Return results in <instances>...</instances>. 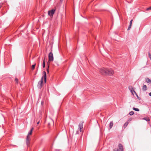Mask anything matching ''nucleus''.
Listing matches in <instances>:
<instances>
[{
    "label": "nucleus",
    "instance_id": "f257e3e1",
    "mask_svg": "<svg viewBox=\"0 0 151 151\" xmlns=\"http://www.w3.org/2000/svg\"><path fill=\"white\" fill-rule=\"evenodd\" d=\"M99 71L102 74L105 75L111 76L114 73V70L111 69L102 68L100 69Z\"/></svg>",
    "mask_w": 151,
    "mask_h": 151
},
{
    "label": "nucleus",
    "instance_id": "f03ea898",
    "mask_svg": "<svg viewBox=\"0 0 151 151\" xmlns=\"http://www.w3.org/2000/svg\"><path fill=\"white\" fill-rule=\"evenodd\" d=\"M46 78L47 76L46 72L45 71H44L43 72V76L42 77L41 80L38 82L37 85V87L38 88H39L40 89H41L42 88V83L43 79H44L45 82V83H46Z\"/></svg>",
    "mask_w": 151,
    "mask_h": 151
},
{
    "label": "nucleus",
    "instance_id": "7ed1b4c3",
    "mask_svg": "<svg viewBox=\"0 0 151 151\" xmlns=\"http://www.w3.org/2000/svg\"><path fill=\"white\" fill-rule=\"evenodd\" d=\"M33 129L34 128L33 127H32L31 128V130L28 133L27 135V136L26 139V143L28 146L30 144V137H29V135H31L32 134V132Z\"/></svg>",
    "mask_w": 151,
    "mask_h": 151
},
{
    "label": "nucleus",
    "instance_id": "20e7f679",
    "mask_svg": "<svg viewBox=\"0 0 151 151\" xmlns=\"http://www.w3.org/2000/svg\"><path fill=\"white\" fill-rule=\"evenodd\" d=\"M118 149L115 148L113 150V151H123V146L121 144H119L118 145Z\"/></svg>",
    "mask_w": 151,
    "mask_h": 151
},
{
    "label": "nucleus",
    "instance_id": "39448f33",
    "mask_svg": "<svg viewBox=\"0 0 151 151\" xmlns=\"http://www.w3.org/2000/svg\"><path fill=\"white\" fill-rule=\"evenodd\" d=\"M54 58L53 54L52 52H50L48 55V60L49 61L52 62L53 61Z\"/></svg>",
    "mask_w": 151,
    "mask_h": 151
},
{
    "label": "nucleus",
    "instance_id": "423d86ee",
    "mask_svg": "<svg viewBox=\"0 0 151 151\" xmlns=\"http://www.w3.org/2000/svg\"><path fill=\"white\" fill-rule=\"evenodd\" d=\"M55 9H52V10L49 11L48 12V15L50 16V17L52 18L53 17V15L55 13Z\"/></svg>",
    "mask_w": 151,
    "mask_h": 151
},
{
    "label": "nucleus",
    "instance_id": "0eeeda50",
    "mask_svg": "<svg viewBox=\"0 0 151 151\" xmlns=\"http://www.w3.org/2000/svg\"><path fill=\"white\" fill-rule=\"evenodd\" d=\"M83 122H80L78 125V129H79V130L81 132H82L83 131Z\"/></svg>",
    "mask_w": 151,
    "mask_h": 151
},
{
    "label": "nucleus",
    "instance_id": "6e6552de",
    "mask_svg": "<svg viewBox=\"0 0 151 151\" xmlns=\"http://www.w3.org/2000/svg\"><path fill=\"white\" fill-rule=\"evenodd\" d=\"M129 89L130 90L131 92L132 93L133 95H134V94L133 93V91L134 92V93L136 95H137V93L135 91L133 87L132 86H129Z\"/></svg>",
    "mask_w": 151,
    "mask_h": 151
},
{
    "label": "nucleus",
    "instance_id": "1a4fd4ad",
    "mask_svg": "<svg viewBox=\"0 0 151 151\" xmlns=\"http://www.w3.org/2000/svg\"><path fill=\"white\" fill-rule=\"evenodd\" d=\"M147 90V87L146 85H144L142 87V90L145 91Z\"/></svg>",
    "mask_w": 151,
    "mask_h": 151
},
{
    "label": "nucleus",
    "instance_id": "9d476101",
    "mask_svg": "<svg viewBox=\"0 0 151 151\" xmlns=\"http://www.w3.org/2000/svg\"><path fill=\"white\" fill-rule=\"evenodd\" d=\"M146 81L149 83H151V80L148 78H145Z\"/></svg>",
    "mask_w": 151,
    "mask_h": 151
},
{
    "label": "nucleus",
    "instance_id": "9b49d317",
    "mask_svg": "<svg viewBox=\"0 0 151 151\" xmlns=\"http://www.w3.org/2000/svg\"><path fill=\"white\" fill-rule=\"evenodd\" d=\"M45 59H44L42 63V66L43 68H45Z\"/></svg>",
    "mask_w": 151,
    "mask_h": 151
},
{
    "label": "nucleus",
    "instance_id": "f8f14e48",
    "mask_svg": "<svg viewBox=\"0 0 151 151\" xmlns=\"http://www.w3.org/2000/svg\"><path fill=\"white\" fill-rule=\"evenodd\" d=\"M113 125V123L112 122H110L109 124V127L110 129H111Z\"/></svg>",
    "mask_w": 151,
    "mask_h": 151
},
{
    "label": "nucleus",
    "instance_id": "ddd939ff",
    "mask_svg": "<svg viewBox=\"0 0 151 151\" xmlns=\"http://www.w3.org/2000/svg\"><path fill=\"white\" fill-rule=\"evenodd\" d=\"M128 124V122H126L125 124H124L123 127L124 128H126V127L127 126Z\"/></svg>",
    "mask_w": 151,
    "mask_h": 151
},
{
    "label": "nucleus",
    "instance_id": "4468645a",
    "mask_svg": "<svg viewBox=\"0 0 151 151\" xmlns=\"http://www.w3.org/2000/svg\"><path fill=\"white\" fill-rule=\"evenodd\" d=\"M143 119L147 121H150V119L149 117L144 118Z\"/></svg>",
    "mask_w": 151,
    "mask_h": 151
},
{
    "label": "nucleus",
    "instance_id": "2eb2a0df",
    "mask_svg": "<svg viewBox=\"0 0 151 151\" xmlns=\"http://www.w3.org/2000/svg\"><path fill=\"white\" fill-rule=\"evenodd\" d=\"M50 122H49V123H48V126H50V123H52L53 122V121L52 119H50Z\"/></svg>",
    "mask_w": 151,
    "mask_h": 151
},
{
    "label": "nucleus",
    "instance_id": "dca6fc26",
    "mask_svg": "<svg viewBox=\"0 0 151 151\" xmlns=\"http://www.w3.org/2000/svg\"><path fill=\"white\" fill-rule=\"evenodd\" d=\"M35 65H36L35 64L32 65V70H33L35 69Z\"/></svg>",
    "mask_w": 151,
    "mask_h": 151
},
{
    "label": "nucleus",
    "instance_id": "f3484780",
    "mask_svg": "<svg viewBox=\"0 0 151 151\" xmlns=\"http://www.w3.org/2000/svg\"><path fill=\"white\" fill-rule=\"evenodd\" d=\"M134 114V112L133 111H131L129 113V115L131 116L133 115Z\"/></svg>",
    "mask_w": 151,
    "mask_h": 151
},
{
    "label": "nucleus",
    "instance_id": "a211bd4d",
    "mask_svg": "<svg viewBox=\"0 0 151 151\" xmlns=\"http://www.w3.org/2000/svg\"><path fill=\"white\" fill-rule=\"evenodd\" d=\"M132 24H129V25L128 27V29H127L128 30H129L130 29V28L131 27V26H132Z\"/></svg>",
    "mask_w": 151,
    "mask_h": 151
},
{
    "label": "nucleus",
    "instance_id": "6ab92c4d",
    "mask_svg": "<svg viewBox=\"0 0 151 151\" xmlns=\"http://www.w3.org/2000/svg\"><path fill=\"white\" fill-rule=\"evenodd\" d=\"M133 109L136 111H139V109L138 108H136L134 107L133 108Z\"/></svg>",
    "mask_w": 151,
    "mask_h": 151
},
{
    "label": "nucleus",
    "instance_id": "aec40b11",
    "mask_svg": "<svg viewBox=\"0 0 151 151\" xmlns=\"http://www.w3.org/2000/svg\"><path fill=\"white\" fill-rule=\"evenodd\" d=\"M49 61H48L47 62V65L48 68H49V67H50V63L49 62Z\"/></svg>",
    "mask_w": 151,
    "mask_h": 151
},
{
    "label": "nucleus",
    "instance_id": "412c9836",
    "mask_svg": "<svg viewBox=\"0 0 151 151\" xmlns=\"http://www.w3.org/2000/svg\"><path fill=\"white\" fill-rule=\"evenodd\" d=\"M15 81L16 83L17 84H18V79L17 78H15Z\"/></svg>",
    "mask_w": 151,
    "mask_h": 151
},
{
    "label": "nucleus",
    "instance_id": "4be33fe9",
    "mask_svg": "<svg viewBox=\"0 0 151 151\" xmlns=\"http://www.w3.org/2000/svg\"><path fill=\"white\" fill-rule=\"evenodd\" d=\"M148 56L150 60H151V54L150 52H148Z\"/></svg>",
    "mask_w": 151,
    "mask_h": 151
},
{
    "label": "nucleus",
    "instance_id": "5701e85b",
    "mask_svg": "<svg viewBox=\"0 0 151 151\" xmlns=\"http://www.w3.org/2000/svg\"><path fill=\"white\" fill-rule=\"evenodd\" d=\"M147 10H151V6L149 8L147 9Z\"/></svg>",
    "mask_w": 151,
    "mask_h": 151
},
{
    "label": "nucleus",
    "instance_id": "b1692460",
    "mask_svg": "<svg viewBox=\"0 0 151 151\" xmlns=\"http://www.w3.org/2000/svg\"><path fill=\"white\" fill-rule=\"evenodd\" d=\"M133 20L132 19L130 20V24H132V22Z\"/></svg>",
    "mask_w": 151,
    "mask_h": 151
},
{
    "label": "nucleus",
    "instance_id": "393cba45",
    "mask_svg": "<svg viewBox=\"0 0 151 151\" xmlns=\"http://www.w3.org/2000/svg\"><path fill=\"white\" fill-rule=\"evenodd\" d=\"M47 72L48 73L49 72V68H47Z\"/></svg>",
    "mask_w": 151,
    "mask_h": 151
},
{
    "label": "nucleus",
    "instance_id": "a878e982",
    "mask_svg": "<svg viewBox=\"0 0 151 151\" xmlns=\"http://www.w3.org/2000/svg\"><path fill=\"white\" fill-rule=\"evenodd\" d=\"M149 95L151 96V92L149 93Z\"/></svg>",
    "mask_w": 151,
    "mask_h": 151
},
{
    "label": "nucleus",
    "instance_id": "bb28decb",
    "mask_svg": "<svg viewBox=\"0 0 151 151\" xmlns=\"http://www.w3.org/2000/svg\"><path fill=\"white\" fill-rule=\"evenodd\" d=\"M39 122H40L39 121L37 123V124H39Z\"/></svg>",
    "mask_w": 151,
    "mask_h": 151
},
{
    "label": "nucleus",
    "instance_id": "cd10ccee",
    "mask_svg": "<svg viewBox=\"0 0 151 151\" xmlns=\"http://www.w3.org/2000/svg\"><path fill=\"white\" fill-rule=\"evenodd\" d=\"M2 6L1 5H0V9L1 8Z\"/></svg>",
    "mask_w": 151,
    "mask_h": 151
},
{
    "label": "nucleus",
    "instance_id": "c85d7f7f",
    "mask_svg": "<svg viewBox=\"0 0 151 151\" xmlns=\"http://www.w3.org/2000/svg\"><path fill=\"white\" fill-rule=\"evenodd\" d=\"M136 96H137V98H138V97H138V96L137 95H137H136Z\"/></svg>",
    "mask_w": 151,
    "mask_h": 151
}]
</instances>
